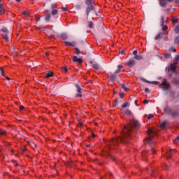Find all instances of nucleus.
Returning a JSON list of instances; mask_svg holds the SVG:
<instances>
[{"label": "nucleus", "mask_w": 179, "mask_h": 179, "mask_svg": "<svg viewBox=\"0 0 179 179\" xmlns=\"http://www.w3.org/2000/svg\"><path fill=\"white\" fill-rule=\"evenodd\" d=\"M134 128L136 129L141 128V123L136 119H133L130 121L129 124L124 126V129L122 131L121 137H117V138H112L109 142L113 145H117V143H124L127 145L133 137L135 136V131Z\"/></svg>", "instance_id": "f257e3e1"}, {"label": "nucleus", "mask_w": 179, "mask_h": 179, "mask_svg": "<svg viewBox=\"0 0 179 179\" xmlns=\"http://www.w3.org/2000/svg\"><path fill=\"white\" fill-rule=\"evenodd\" d=\"M159 87L164 90V92H166V90H169V89L171 87L169 83H167V80L166 78L163 79L162 83L159 85Z\"/></svg>", "instance_id": "f03ea898"}, {"label": "nucleus", "mask_w": 179, "mask_h": 179, "mask_svg": "<svg viewBox=\"0 0 179 179\" xmlns=\"http://www.w3.org/2000/svg\"><path fill=\"white\" fill-rule=\"evenodd\" d=\"M164 113H166V114H168V115H171L173 118L178 115V113L177 112L173 111V110H171L169 106H166L164 108Z\"/></svg>", "instance_id": "7ed1b4c3"}, {"label": "nucleus", "mask_w": 179, "mask_h": 179, "mask_svg": "<svg viewBox=\"0 0 179 179\" xmlns=\"http://www.w3.org/2000/svg\"><path fill=\"white\" fill-rule=\"evenodd\" d=\"M148 135H149V138H146L147 141V143L152 145V142H153V134H155V131H153V129H150L148 130Z\"/></svg>", "instance_id": "20e7f679"}, {"label": "nucleus", "mask_w": 179, "mask_h": 179, "mask_svg": "<svg viewBox=\"0 0 179 179\" xmlns=\"http://www.w3.org/2000/svg\"><path fill=\"white\" fill-rule=\"evenodd\" d=\"M94 10H96V7H94L93 5L87 6L85 10V15H87V17H89V15H90L92 12H94Z\"/></svg>", "instance_id": "39448f33"}, {"label": "nucleus", "mask_w": 179, "mask_h": 179, "mask_svg": "<svg viewBox=\"0 0 179 179\" xmlns=\"http://www.w3.org/2000/svg\"><path fill=\"white\" fill-rule=\"evenodd\" d=\"M76 89H77V94L76 95V97L78 99H80L82 97V87H80V85L78 84L75 85Z\"/></svg>", "instance_id": "423d86ee"}, {"label": "nucleus", "mask_w": 179, "mask_h": 179, "mask_svg": "<svg viewBox=\"0 0 179 179\" xmlns=\"http://www.w3.org/2000/svg\"><path fill=\"white\" fill-rule=\"evenodd\" d=\"M135 64H136V61H135L134 58H131L126 63V66L129 68H134V66H135Z\"/></svg>", "instance_id": "0eeeda50"}, {"label": "nucleus", "mask_w": 179, "mask_h": 179, "mask_svg": "<svg viewBox=\"0 0 179 179\" xmlns=\"http://www.w3.org/2000/svg\"><path fill=\"white\" fill-rule=\"evenodd\" d=\"M160 26H161V27H162L163 31H166V30H167V29H169L167 25H164V17H163V16H161V18H160Z\"/></svg>", "instance_id": "6e6552de"}, {"label": "nucleus", "mask_w": 179, "mask_h": 179, "mask_svg": "<svg viewBox=\"0 0 179 179\" xmlns=\"http://www.w3.org/2000/svg\"><path fill=\"white\" fill-rule=\"evenodd\" d=\"M176 65H177V62H174L171 64L170 66V69L173 73H177V70L176 69Z\"/></svg>", "instance_id": "1a4fd4ad"}, {"label": "nucleus", "mask_w": 179, "mask_h": 179, "mask_svg": "<svg viewBox=\"0 0 179 179\" xmlns=\"http://www.w3.org/2000/svg\"><path fill=\"white\" fill-rule=\"evenodd\" d=\"M164 37V33L159 32L155 37V40H161V38H163Z\"/></svg>", "instance_id": "9d476101"}, {"label": "nucleus", "mask_w": 179, "mask_h": 179, "mask_svg": "<svg viewBox=\"0 0 179 179\" xmlns=\"http://www.w3.org/2000/svg\"><path fill=\"white\" fill-rule=\"evenodd\" d=\"M167 0H160L159 1V5L160 6H162V8H164L166 6H167Z\"/></svg>", "instance_id": "9b49d317"}, {"label": "nucleus", "mask_w": 179, "mask_h": 179, "mask_svg": "<svg viewBox=\"0 0 179 179\" xmlns=\"http://www.w3.org/2000/svg\"><path fill=\"white\" fill-rule=\"evenodd\" d=\"M73 62H78L79 64H82V62H83V60L80 58H78L76 56H74L73 57Z\"/></svg>", "instance_id": "f8f14e48"}, {"label": "nucleus", "mask_w": 179, "mask_h": 179, "mask_svg": "<svg viewBox=\"0 0 179 179\" xmlns=\"http://www.w3.org/2000/svg\"><path fill=\"white\" fill-rule=\"evenodd\" d=\"M108 78L110 82H115V80H117V76L115 74H111Z\"/></svg>", "instance_id": "ddd939ff"}, {"label": "nucleus", "mask_w": 179, "mask_h": 179, "mask_svg": "<svg viewBox=\"0 0 179 179\" xmlns=\"http://www.w3.org/2000/svg\"><path fill=\"white\" fill-rule=\"evenodd\" d=\"M124 114L126 115H128L129 117H132L134 118V113H132V112L129 109H127L124 112Z\"/></svg>", "instance_id": "4468645a"}, {"label": "nucleus", "mask_w": 179, "mask_h": 179, "mask_svg": "<svg viewBox=\"0 0 179 179\" xmlns=\"http://www.w3.org/2000/svg\"><path fill=\"white\" fill-rule=\"evenodd\" d=\"M134 59L137 61H142V59H143V56L141 55H137L134 57Z\"/></svg>", "instance_id": "2eb2a0df"}, {"label": "nucleus", "mask_w": 179, "mask_h": 179, "mask_svg": "<svg viewBox=\"0 0 179 179\" xmlns=\"http://www.w3.org/2000/svg\"><path fill=\"white\" fill-rule=\"evenodd\" d=\"M1 31L3 33V34H9V31L8 30V28L3 27L1 29Z\"/></svg>", "instance_id": "dca6fc26"}, {"label": "nucleus", "mask_w": 179, "mask_h": 179, "mask_svg": "<svg viewBox=\"0 0 179 179\" xmlns=\"http://www.w3.org/2000/svg\"><path fill=\"white\" fill-rule=\"evenodd\" d=\"M60 37L62 40H68L69 38L68 34H62Z\"/></svg>", "instance_id": "f3484780"}, {"label": "nucleus", "mask_w": 179, "mask_h": 179, "mask_svg": "<svg viewBox=\"0 0 179 179\" xmlns=\"http://www.w3.org/2000/svg\"><path fill=\"white\" fill-rule=\"evenodd\" d=\"M54 76V73L52 71H49L46 73V76L45 78H52Z\"/></svg>", "instance_id": "a211bd4d"}, {"label": "nucleus", "mask_w": 179, "mask_h": 179, "mask_svg": "<svg viewBox=\"0 0 179 179\" xmlns=\"http://www.w3.org/2000/svg\"><path fill=\"white\" fill-rule=\"evenodd\" d=\"M1 36L3 38L6 40V41H9V37H8V34H2Z\"/></svg>", "instance_id": "6ab92c4d"}, {"label": "nucleus", "mask_w": 179, "mask_h": 179, "mask_svg": "<svg viewBox=\"0 0 179 179\" xmlns=\"http://www.w3.org/2000/svg\"><path fill=\"white\" fill-rule=\"evenodd\" d=\"M0 13L3 15L5 13V8H3V5L0 4Z\"/></svg>", "instance_id": "aec40b11"}, {"label": "nucleus", "mask_w": 179, "mask_h": 179, "mask_svg": "<svg viewBox=\"0 0 179 179\" xmlns=\"http://www.w3.org/2000/svg\"><path fill=\"white\" fill-rule=\"evenodd\" d=\"M92 3H93V0H85V4L87 6L92 5Z\"/></svg>", "instance_id": "412c9836"}, {"label": "nucleus", "mask_w": 179, "mask_h": 179, "mask_svg": "<svg viewBox=\"0 0 179 179\" xmlns=\"http://www.w3.org/2000/svg\"><path fill=\"white\" fill-rule=\"evenodd\" d=\"M171 155H173V150H170L167 153H166V158L170 159L171 157Z\"/></svg>", "instance_id": "4be33fe9"}, {"label": "nucleus", "mask_w": 179, "mask_h": 179, "mask_svg": "<svg viewBox=\"0 0 179 179\" xmlns=\"http://www.w3.org/2000/svg\"><path fill=\"white\" fill-rule=\"evenodd\" d=\"M121 87L124 90V92H129V88L127 87L125 85L121 84Z\"/></svg>", "instance_id": "5701e85b"}, {"label": "nucleus", "mask_w": 179, "mask_h": 179, "mask_svg": "<svg viewBox=\"0 0 179 179\" xmlns=\"http://www.w3.org/2000/svg\"><path fill=\"white\" fill-rule=\"evenodd\" d=\"M51 19V14H47L45 17V22H50V20Z\"/></svg>", "instance_id": "b1692460"}, {"label": "nucleus", "mask_w": 179, "mask_h": 179, "mask_svg": "<svg viewBox=\"0 0 179 179\" xmlns=\"http://www.w3.org/2000/svg\"><path fill=\"white\" fill-rule=\"evenodd\" d=\"M172 23L176 24V23H178V19L176 17H172Z\"/></svg>", "instance_id": "393cba45"}, {"label": "nucleus", "mask_w": 179, "mask_h": 179, "mask_svg": "<svg viewBox=\"0 0 179 179\" xmlns=\"http://www.w3.org/2000/svg\"><path fill=\"white\" fill-rule=\"evenodd\" d=\"M150 152L152 153V155H155L156 153V150H155V148H153V146H150Z\"/></svg>", "instance_id": "a878e982"}, {"label": "nucleus", "mask_w": 179, "mask_h": 179, "mask_svg": "<svg viewBox=\"0 0 179 179\" xmlns=\"http://www.w3.org/2000/svg\"><path fill=\"white\" fill-rule=\"evenodd\" d=\"M174 31L176 34H179V24L176 26Z\"/></svg>", "instance_id": "bb28decb"}, {"label": "nucleus", "mask_w": 179, "mask_h": 179, "mask_svg": "<svg viewBox=\"0 0 179 179\" xmlns=\"http://www.w3.org/2000/svg\"><path fill=\"white\" fill-rule=\"evenodd\" d=\"M92 68H94V69H96V71H98V69H99V64H92Z\"/></svg>", "instance_id": "cd10ccee"}, {"label": "nucleus", "mask_w": 179, "mask_h": 179, "mask_svg": "<svg viewBox=\"0 0 179 179\" xmlns=\"http://www.w3.org/2000/svg\"><path fill=\"white\" fill-rule=\"evenodd\" d=\"M164 58H166V59H168L169 58H170V57H171V54H170V53H165V54L164 55Z\"/></svg>", "instance_id": "c85d7f7f"}, {"label": "nucleus", "mask_w": 179, "mask_h": 179, "mask_svg": "<svg viewBox=\"0 0 179 179\" xmlns=\"http://www.w3.org/2000/svg\"><path fill=\"white\" fill-rule=\"evenodd\" d=\"M166 125H167V122H162L161 123L162 128H166Z\"/></svg>", "instance_id": "c756f323"}, {"label": "nucleus", "mask_w": 179, "mask_h": 179, "mask_svg": "<svg viewBox=\"0 0 179 179\" xmlns=\"http://www.w3.org/2000/svg\"><path fill=\"white\" fill-rule=\"evenodd\" d=\"M0 72H1V74L2 75V76H3V78H5V73L3 71V68L0 67Z\"/></svg>", "instance_id": "7c9ffc66"}, {"label": "nucleus", "mask_w": 179, "mask_h": 179, "mask_svg": "<svg viewBox=\"0 0 179 179\" xmlns=\"http://www.w3.org/2000/svg\"><path fill=\"white\" fill-rule=\"evenodd\" d=\"M52 15L53 16L55 15H58V10H55V9L52 10Z\"/></svg>", "instance_id": "2f4dec72"}, {"label": "nucleus", "mask_w": 179, "mask_h": 179, "mask_svg": "<svg viewBox=\"0 0 179 179\" xmlns=\"http://www.w3.org/2000/svg\"><path fill=\"white\" fill-rule=\"evenodd\" d=\"M93 22L90 21L88 24V27H90V29H93Z\"/></svg>", "instance_id": "473e14b6"}, {"label": "nucleus", "mask_w": 179, "mask_h": 179, "mask_svg": "<svg viewBox=\"0 0 179 179\" xmlns=\"http://www.w3.org/2000/svg\"><path fill=\"white\" fill-rule=\"evenodd\" d=\"M173 142L174 143H176V144L179 143V136L174 139Z\"/></svg>", "instance_id": "72a5a7b5"}, {"label": "nucleus", "mask_w": 179, "mask_h": 179, "mask_svg": "<svg viewBox=\"0 0 179 179\" xmlns=\"http://www.w3.org/2000/svg\"><path fill=\"white\" fill-rule=\"evenodd\" d=\"M0 135H6V131L0 129Z\"/></svg>", "instance_id": "f704fd0d"}, {"label": "nucleus", "mask_w": 179, "mask_h": 179, "mask_svg": "<svg viewBox=\"0 0 179 179\" xmlns=\"http://www.w3.org/2000/svg\"><path fill=\"white\" fill-rule=\"evenodd\" d=\"M128 104H129V103L125 102L123 105H122V108H127V107H128Z\"/></svg>", "instance_id": "c9c22d12"}, {"label": "nucleus", "mask_w": 179, "mask_h": 179, "mask_svg": "<svg viewBox=\"0 0 179 179\" xmlns=\"http://www.w3.org/2000/svg\"><path fill=\"white\" fill-rule=\"evenodd\" d=\"M173 83H175V85H179V80L174 78L173 80Z\"/></svg>", "instance_id": "e433bc0d"}, {"label": "nucleus", "mask_w": 179, "mask_h": 179, "mask_svg": "<svg viewBox=\"0 0 179 179\" xmlns=\"http://www.w3.org/2000/svg\"><path fill=\"white\" fill-rule=\"evenodd\" d=\"M175 43H176V44H178L179 43V36L176 37Z\"/></svg>", "instance_id": "4c0bfd02"}, {"label": "nucleus", "mask_w": 179, "mask_h": 179, "mask_svg": "<svg viewBox=\"0 0 179 179\" xmlns=\"http://www.w3.org/2000/svg\"><path fill=\"white\" fill-rule=\"evenodd\" d=\"M76 8L78 10H79L82 9V6H80V4H77V5L76 6Z\"/></svg>", "instance_id": "58836bf2"}, {"label": "nucleus", "mask_w": 179, "mask_h": 179, "mask_svg": "<svg viewBox=\"0 0 179 179\" xmlns=\"http://www.w3.org/2000/svg\"><path fill=\"white\" fill-rule=\"evenodd\" d=\"M76 55H79V54H80V50H79V48H76Z\"/></svg>", "instance_id": "ea45409f"}, {"label": "nucleus", "mask_w": 179, "mask_h": 179, "mask_svg": "<svg viewBox=\"0 0 179 179\" xmlns=\"http://www.w3.org/2000/svg\"><path fill=\"white\" fill-rule=\"evenodd\" d=\"M117 104H118V100H115L113 104V107H117Z\"/></svg>", "instance_id": "a19ab883"}, {"label": "nucleus", "mask_w": 179, "mask_h": 179, "mask_svg": "<svg viewBox=\"0 0 179 179\" xmlns=\"http://www.w3.org/2000/svg\"><path fill=\"white\" fill-rule=\"evenodd\" d=\"M76 45V42L70 43V47H75Z\"/></svg>", "instance_id": "79ce46f5"}, {"label": "nucleus", "mask_w": 179, "mask_h": 179, "mask_svg": "<svg viewBox=\"0 0 179 179\" xmlns=\"http://www.w3.org/2000/svg\"><path fill=\"white\" fill-rule=\"evenodd\" d=\"M62 69H64V71H65L66 73V72H68V68L66 66H63Z\"/></svg>", "instance_id": "37998d69"}, {"label": "nucleus", "mask_w": 179, "mask_h": 179, "mask_svg": "<svg viewBox=\"0 0 179 179\" xmlns=\"http://www.w3.org/2000/svg\"><path fill=\"white\" fill-rule=\"evenodd\" d=\"M51 8H52V9H55V8H57V5L55 3H52L51 5Z\"/></svg>", "instance_id": "c03bdc74"}, {"label": "nucleus", "mask_w": 179, "mask_h": 179, "mask_svg": "<svg viewBox=\"0 0 179 179\" xmlns=\"http://www.w3.org/2000/svg\"><path fill=\"white\" fill-rule=\"evenodd\" d=\"M151 118H153V114H149V115H148V120H151Z\"/></svg>", "instance_id": "a18cd8bd"}, {"label": "nucleus", "mask_w": 179, "mask_h": 179, "mask_svg": "<svg viewBox=\"0 0 179 179\" xmlns=\"http://www.w3.org/2000/svg\"><path fill=\"white\" fill-rule=\"evenodd\" d=\"M122 68H123V66L121 64L117 66V69H119V71H121V69H122Z\"/></svg>", "instance_id": "49530a36"}, {"label": "nucleus", "mask_w": 179, "mask_h": 179, "mask_svg": "<svg viewBox=\"0 0 179 179\" xmlns=\"http://www.w3.org/2000/svg\"><path fill=\"white\" fill-rule=\"evenodd\" d=\"M145 93H150V90L149 88H145Z\"/></svg>", "instance_id": "de8ad7c7"}, {"label": "nucleus", "mask_w": 179, "mask_h": 179, "mask_svg": "<svg viewBox=\"0 0 179 179\" xmlns=\"http://www.w3.org/2000/svg\"><path fill=\"white\" fill-rule=\"evenodd\" d=\"M120 99H124V92L120 93Z\"/></svg>", "instance_id": "09e8293b"}, {"label": "nucleus", "mask_w": 179, "mask_h": 179, "mask_svg": "<svg viewBox=\"0 0 179 179\" xmlns=\"http://www.w3.org/2000/svg\"><path fill=\"white\" fill-rule=\"evenodd\" d=\"M22 152H26V150H27V148H26V146H24L22 148Z\"/></svg>", "instance_id": "8fccbe9b"}, {"label": "nucleus", "mask_w": 179, "mask_h": 179, "mask_svg": "<svg viewBox=\"0 0 179 179\" xmlns=\"http://www.w3.org/2000/svg\"><path fill=\"white\" fill-rule=\"evenodd\" d=\"M41 17L39 15H36V22H40Z\"/></svg>", "instance_id": "3c124183"}, {"label": "nucleus", "mask_w": 179, "mask_h": 179, "mask_svg": "<svg viewBox=\"0 0 179 179\" xmlns=\"http://www.w3.org/2000/svg\"><path fill=\"white\" fill-rule=\"evenodd\" d=\"M169 51H171V52H176V48H171L170 49H169Z\"/></svg>", "instance_id": "603ef678"}, {"label": "nucleus", "mask_w": 179, "mask_h": 179, "mask_svg": "<svg viewBox=\"0 0 179 179\" xmlns=\"http://www.w3.org/2000/svg\"><path fill=\"white\" fill-rule=\"evenodd\" d=\"M151 83H152V85H159L158 81H152V82H151Z\"/></svg>", "instance_id": "864d4df0"}, {"label": "nucleus", "mask_w": 179, "mask_h": 179, "mask_svg": "<svg viewBox=\"0 0 179 179\" xmlns=\"http://www.w3.org/2000/svg\"><path fill=\"white\" fill-rule=\"evenodd\" d=\"M62 10H63V12H66V10H68V8H66L65 7H62Z\"/></svg>", "instance_id": "5fc2aeb1"}, {"label": "nucleus", "mask_w": 179, "mask_h": 179, "mask_svg": "<svg viewBox=\"0 0 179 179\" xmlns=\"http://www.w3.org/2000/svg\"><path fill=\"white\" fill-rule=\"evenodd\" d=\"M146 153H148V151H144L142 152V157H145V155H146Z\"/></svg>", "instance_id": "6e6d98bb"}, {"label": "nucleus", "mask_w": 179, "mask_h": 179, "mask_svg": "<svg viewBox=\"0 0 179 179\" xmlns=\"http://www.w3.org/2000/svg\"><path fill=\"white\" fill-rule=\"evenodd\" d=\"M64 44L65 45H71V42L65 41Z\"/></svg>", "instance_id": "4d7b16f0"}, {"label": "nucleus", "mask_w": 179, "mask_h": 179, "mask_svg": "<svg viewBox=\"0 0 179 179\" xmlns=\"http://www.w3.org/2000/svg\"><path fill=\"white\" fill-rule=\"evenodd\" d=\"M137 54H138V50H134L133 51V55H137Z\"/></svg>", "instance_id": "13d9d810"}, {"label": "nucleus", "mask_w": 179, "mask_h": 179, "mask_svg": "<svg viewBox=\"0 0 179 179\" xmlns=\"http://www.w3.org/2000/svg\"><path fill=\"white\" fill-rule=\"evenodd\" d=\"M149 103V101H148L147 99L143 101V104H148Z\"/></svg>", "instance_id": "bf43d9fd"}, {"label": "nucleus", "mask_w": 179, "mask_h": 179, "mask_svg": "<svg viewBox=\"0 0 179 179\" xmlns=\"http://www.w3.org/2000/svg\"><path fill=\"white\" fill-rule=\"evenodd\" d=\"M143 82H145V83H152V82H150L146 79H143Z\"/></svg>", "instance_id": "052dcab7"}, {"label": "nucleus", "mask_w": 179, "mask_h": 179, "mask_svg": "<svg viewBox=\"0 0 179 179\" xmlns=\"http://www.w3.org/2000/svg\"><path fill=\"white\" fill-rule=\"evenodd\" d=\"M179 59V55H176V57H175V61H178Z\"/></svg>", "instance_id": "680f3d73"}, {"label": "nucleus", "mask_w": 179, "mask_h": 179, "mask_svg": "<svg viewBox=\"0 0 179 179\" xmlns=\"http://www.w3.org/2000/svg\"><path fill=\"white\" fill-rule=\"evenodd\" d=\"M120 72H121V70L120 69H117L115 71V73H120Z\"/></svg>", "instance_id": "e2e57ef3"}, {"label": "nucleus", "mask_w": 179, "mask_h": 179, "mask_svg": "<svg viewBox=\"0 0 179 179\" xmlns=\"http://www.w3.org/2000/svg\"><path fill=\"white\" fill-rule=\"evenodd\" d=\"M24 106L23 105L20 106V110H24Z\"/></svg>", "instance_id": "0e129e2a"}, {"label": "nucleus", "mask_w": 179, "mask_h": 179, "mask_svg": "<svg viewBox=\"0 0 179 179\" xmlns=\"http://www.w3.org/2000/svg\"><path fill=\"white\" fill-rule=\"evenodd\" d=\"M29 13V11L26 10L22 13V15H27Z\"/></svg>", "instance_id": "69168bd1"}, {"label": "nucleus", "mask_w": 179, "mask_h": 179, "mask_svg": "<svg viewBox=\"0 0 179 179\" xmlns=\"http://www.w3.org/2000/svg\"><path fill=\"white\" fill-rule=\"evenodd\" d=\"M174 3H179V0H173Z\"/></svg>", "instance_id": "338daca9"}, {"label": "nucleus", "mask_w": 179, "mask_h": 179, "mask_svg": "<svg viewBox=\"0 0 179 179\" xmlns=\"http://www.w3.org/2000/svg\"><path fill=\"white\" fill-rule=\"evenodd\" d=\"M110 159H112L113 161H115V157L110 156Z\"/></svg>", "instance_id": "774afa93"}]
</instances>
